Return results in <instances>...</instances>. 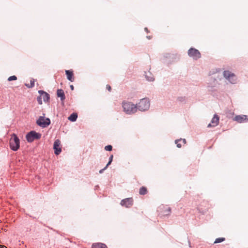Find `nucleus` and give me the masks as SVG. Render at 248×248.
Instances as JSON below:
<instances>
[{"label": "nucleus", "mask_w": 248, "mask_h": 248, "mask_svg": "<svg viewBox=\"0 0 248 248\" xmlns=\"http://www.w3.org/2000/svg\"><path fill=\"white\" fill-rule=\"evenodd\" d=\"M122 107L123 111L127 115L133 114L137 111L136 105L130 102L124 101L122 102Z\"/></svg>", "instance_id": "1"}, {"label": "nucleus", "mask_w": 248, "mask_h": 248, "mask_svg": "<svg viewBox=\"0 0 248 248\" xmlns=\"http://www.w3.org/2000/svg\"><path fill=\"white\" fill-rule=\"evenodd\" d=\"M137 110L145 111L150 108V102L148 98H144L140 100V102L136 104Z\"/></svg>", "instance_id": "2"}, {"label": "nucleus", "mask_w": 248, "mask_h": 248, "mask_svg": "<svg viewBox=\"0 0 248 248\" xmlns=\"http://www.w3.org/2000/svg\"><path fill=\"white\" fill-rule=\"evenodd\" d=\"M10 147L11 150L16 151L20 147V140L16 134H13L10 140Z\"/></svg>", "instance_id": "3"}, {"label": "nucleus", "mask_w": 248, "mask_h": 248, "mask_svg": "<svg viewBox=\"0 0 248 248\" xmlns=\"http://www.w3.org/2000/svg\"><path fill=\"white\" fill-rule=\"evenodd\" d=\"M36 124L40 127L44 128L47 127L51 123V121L49 118H46L45 117V114H43V116H40L39 117L38 119L36 120Z\"/></svg>", "instance_id": "4"}, {"label": "nucleus", "mask_w": 248, "mask_h": 248, "mask_svg": "<svg viewBox=\"0 0 248 248\" xmlns=\"http://www.w3.org/2000/svg\"><path fill=\"white\" fill-rule=\"evenodd\" d=\"M223 77L231 84H235L237 82V77L232 72L226 70L223 72Z\"/></svg>", "instance_id": "5"}, {"label": "nucleus", "mask_w": 248, "mask_h": 248, "mask_svg": "<svg viewBox=\"0 0 248 248\" xmlns=\"http://www.w3.org/2000/svg\"><path fill=\"white\" fill-rule=\"evenodd\" d=\"M41 137V134L35 131L29 132L26 136V140L29 142H31L35 140H39Z\"/></svg>", "instance_id": "6"}, {"label": "nucleus", "mask_w": 248, "mask_h": 248, "mask_svg": "<svg viewBox=\"0 0 248 248\" xmlns=\"http://www.w3.org/2000/svg\"><path fill=\"white\" fill-rule=\"evenodd\" d=\"M188 55L193 58V60H197L201 57V54L200 51L193 47H191L188 50Z\"/></svg>", "instance_id": "7"}, {"label": "nucleus", "mask_w": 248, "mask_h": 248, "mask_svg": "<svg viewBox=\"0 0 248 248\" xmlns=\"http://www.w3.org/2000/svg\"><path fill=\"white\" fill-rule=\"evenodd\" d=\"M120 204L126 208H130L133 204V200L132 198H127L122 200Z\"/></svg>", "instance_id": "8"}, {"label": "nucleus", "mask_w": 248, "mask_h": 248, "mask_svg": "<svg viewBox=\"0 0 248 248\" xmlns=\"http://www.w3.org/2000/svg\"><path fill=\"white\" fill-rule=\"evenodd\" d=\"M61 141L59 140H56L53 144V149L56 155H59L62 152V149L60 147Z\"/></svg>", "instance_id": "9"}, {"label": "nucleus", "mask_w": 248, "mask_h": 248, "mask_svg": "<svg viewBox=\"0 0 248 248\" xmlns=\"http://www.w3.org/2000/svg\"><path fill=\"white\" fill-rule=\"evenodd\" d=\"M219 118L217 115L216 114L214 115V117L212 119L211 123L209 124L207 127H215L217 126L219 123Z\"/></svg>", "instance_id": "10"}, {"label": "nucleus", "mask_w": 248, "mask_h": 248, "mask_svg": "<svg viewBox=\"0 0 248 248\" xmlns=\"http://www.w3.org/2000/svg\"><path fill=\"white\" fill-rule=\"evenodd\" d=\"M233 120L239 123H242L248 120V117L245 115H237L234 118Z\"/></svg>", "instance_id": "11"}, {"label": "nucleus", "mask_w": 248, "mask_h": 248, "mask_svg": "<svg viewBox=\"0 0 248 248\" xmlns=\"http://www.w3.org/2000/svg\"><path fill=\"white\" fill-rule=\"evenodd\" d=\"M65 72L67 76V79L71 82H73L74 81L73 71L66 70Z\"/></svg>", "instance_id": "12"}, {"label": "nucleus", "mask_w": 248, "mask_h": 248, "mask_svg": "<svg viewBox=\"0 0 248 248\" xmlns=\"http://www.w3.org/2000/svg\"><path fill=\"white\" fill-rule=\"evenodd\" d=\"M57 95L60 97L61 100L63 101L65 99V96L63 91L62 89H58L57 91Z\"/></svg>", "instance_id": "13"}, {"label": "nucleus", "mask_w": 248, "mask_h": 248, "mask_svg": "<svg viewBox=\"0 0 248 248\" xmlns=\"http://www.w3.org/2000/svg\"><path fill=\"white\" fill-rule=\"evenodd\" d=\"M92 248H108V247L107 245L104 243H95L92 244Z\"/></svg>", "instance_id": "14"}, {"label": "nucleus", "mask_w": 248, "mask_h": 248, "mask_svg": "<svg viewBox=\"0 0 248 248\" xmlns=\"http://www.w3.org/2000/svg\"><path fill=\"white\" fill-rule=\"evenodd\" d=\"M209 87H214V88H218L219 86V83L216 79L214 78L211 79V81L208 83Z\"/></svg>", "instance_id": "15"}, {"label": "nucleus", "mask_w": 248, "mask_h": 248, "mask_svg": "<svg viewBox=\"0 0 248 248\" xmlns=\"http://www.w3.org/2000/svg\"><path fill=\"white\" fill-rule=\"evenodd\" d=\"M78 118V114L76 113H73L68 117V119L71 122H74L76 121Z\"/></svg>", "instance_id": "16"}, {"label": "nucleus", "mask_w": 248, "mask_h": 248, "mask_svg": "<svg viewBox=\"0 0 248 248\" xmlns=\"http://www.w3.org/2000/svg\"><path fill=\"white\" fill-rule=\"evenodd\" d=\"M145 77L146 79L149 81H153L155 79L152 74L150 72H145Z\"/></svg>", "instance_id": "17"}, {"label": "nucleus", "mask_w": 248, "mask_h": 248, "mask_svg": "<svg viewBox=\"0 0 248 248\" xmlns=\"http://www.w3.org/2000/svg\"><path fill=\"white\" fill-rule=\"evenodd\" d=\"M42 97L43 98L44 101L45 102H48V101L50 99L49 94L47 93H46L44 94H43L42 96Z\"/></svg>", "instance_id": "18"}, {"label": "nucleus", "mask_w": 248, "mask_h": 248, "mask_svg": "<svg viewBox=\"0 0 248 248\" xmlns=\"http://www.w3.org/2000/svg\"><path fill=\"white\" fill-rule=\"evenodd\" d=\"M34 82L35 80L33 78H31L30 80V84H25V86L29 88H32L34 86Z\"/></svg>", "instance_id": "19"}, {"label": "nucleus", "mask_w": 248, "mask_h": 248, "mask_svg": "<svg viewBox=\"0 0 248 248\" xmlns=\"http://www.w3.org/2000/svg\"><path fill=\"white\" fill-rule=\"evenodd\" d=\"M139 193L140 195H144L147 193V188L144 186L140 188Z\"/></svg>", "instance_id": "20"}, {"label": "nucleus", "mask_w": 248, "mask_h": 248, "mask_svg": "<svg viewBox=\"0 0 248 248\" xmlns=\"http://www.w3.org/2000/svg\"><path fill=\"white\" fill-rule=\"evenodd\" d=\"M225 240V238L224 237H219L217 239H216L214 243H219L223 242Z\"/></svg>", "instance_id": "21"}, {"label": "nucleus", "mask_w": 248, "mask_h": 248, "mask_svg": "<svg viewBox=\"0 0 248 248\" xmlns=\"http://www.w3.org/2000/svg\"><path fill=\"white\" fill-rule=\"evenodd\" d=\"M171 211V209L170 207H166V209H165L163 211V214L164 216H167L170 214Z\"/></svg>", "instance_id": "22"}, {"label": "nucleus", "mask_w": 248, "mask_h": 248, "mask_svg": "<svg viewBox=\"0 0 248 248\" xmlns=\"http://www.w3.org/2000/svg\"><path fill=\"white\" fill-rule=\"evenodd\" d=\"M113 155H112L109 156V160L107 164L106 165L107 167H108L112 163L113 161Z\"/></svg>", "instance_id": "23"}, {"label": "nucleus", "mask_w": 248, "mask_h": 248, "mask_svg": "<svg viewBox=\"0 0 248 248\" xmlns=\"http://www.w3.org/2000/svg\"><path fill=\"white\" fill-rule=\"evenodd\" d=\"M17 79V77L16 76H12L8 78V80L9 81L16 80Z\"/></svg>", "instance_id": "24"}, {"label": "nucleus", "mask_w": 248, "mask_h": 248, "mask_svg": "<svg viewBox=\"0 0 248 248\" xmlns=\"http://www.w3.org/2000/svg\"><path fill=\"white\" fill-rule=\"evenodd\" d=\"M105 150L107 151H111L112 150V146L111 145H108L105 147Z\"/></svg>", "instance_id": "25"}, {"label": "nucleus", "mask_w": 248, "mask_h": 248, "mask_svg": "<svg viewBox=\"0 0 248 248\" xmlns=\"http://www.w3.org/2000/svg\"><path fill=\"white\" fill-rule=\"evenodd\" d=\"M182 140V139H180L179 140H175V143L177 145V147L178 148H181V144L180 143H179L178 142Z\"/></svg>", "instance_id": "26"}, {"label": "nucleus", "mask_w": 248, "mask_h": 248, "mask_svg": "<svg viewBox=\"0 0 248 248\" xmlns=\"http://www.w3.org/2000/svg\"><path fill=\"white\" fill-rule=\"evenodd\" d=\"M163 56L164 58H170L172 55L170 53H164Z\"/></svg>", "instance_id": "27"}, {"label": "nucleus", "mask_w": 248, "mask_h": 248, "mask_svg": "<svg viewBox=\"0 0 248 248\" xmlns=\"http://www.w3.org/2000/svg\"><path fill=\"white\" fill-rule=\"evenodd\" d=\"M42 96H39L37 97V100L38 103V104L41 105L42 104Z\"/></svg>", "instance_id": "28"}, {"label": "nucleus", "mask_w": 248, "mask_h": 248, "mask_svg": "<svg viewBox=\"0 0 248 248\" xmlns=\"http://www.w3.org/2000/svg\"><path fill=\"white\" fill-rule=\"evenodd\" d=\"M177 100L180 102H183L185 100V97H178Z\"/></svg>", "instance_id": "29"}, {"label": "nucleus", "mask_w": 248, "mask_h": 248, "mask_svg": "<svg viewBox=\"0 0 248 248\" xmlns=\"http://www.w3.org/2000/svg\"><path fill=\"white\" fill-rule=\"evenodd\" d=\"M46 92L43 90H39L38 93L40 94V96H42L43 94H44Z\"/></svg>", "instance_id": "30"}, {"label": "nucleus", "mask_w": 248, "mask_h": 248, "mask_svg": "<svg viewBox=\"0 0 248 248\" xmlns=\"http://www.w3.org/2000/svg\"><path fill=\"white\" fill-rule=\"evenodd\" d=\"M107 168L108 167H107V166H106L103 169H102L99 170V173H102L104 171V170L107 169Z\"/></svg>", "instance_id": "31"}, {"label": "nucleus", "mask_w": 248, "mask_h": 248, "mask_svg": "<svg viewBox=\"0 0 248 248\" xmlns=\"http://www.w3.org/2000/svg\"><path fill=\"white\" fill-rule=\"evenodd\" d=\"M106 88L107 89L108 91H111V87L109 85H107V86H106Z\"/></svg>", "instance_id": "32"}, {"label": "nucleus", "mask_w": 248, "mask_h": 248, "mask_svg": "<svg viewBox=\"0 0 248 248\" xmlns=\"http://www.w3.org/2000/svg\"><path fill=\"white\" fill-rule=\"evenodd\" d=\"M70 88L71 89V90H74V87L73 85H71L70 86Z\"/></svg>", "instance_id": "33"}, {"label": "nucleus", "mask_w": 248, "mask_h": 248, "mask_svg": "<svg viewBox=\"0 0 248 248\" xmlns=\"http://www.w3.org/2000/svg\"><path fill=\"white\" fill-rule=\"evenodd\" d=\"M0 248H7L4 246H0Z\"/></svg>", "instance_id": "34"}, {"label": "nucleus", "mask_w": 248, "mask_h": 248, "mask_svg": "<svg viewBox=\"0 0 248 248\" xmlns=\"http://www.w3.org/2000/svg\"><path fill=\"white\" fill-rule=\"evenodd\" d=\"M144 30H145V31H146L147 32H148V29H147V28H144Z\"/></svg>", "instance_id": "35"}, {"label": "nucleus", "mask_w": 248, "mask_h": 248, "mask_svg": "<svg viewBox=\"0 0 248 248\" xmlns=\"http://www.w3.org/2000/svg\"><path fill=\"white\" fill-rule=\"evenodd\" d=\"M182 140H183V142L184 143H186V140H185V139H182Z\"/></svg>", "instance_id": "36"}, {"label": "nucleus", "mask_w": 248, "mask_h": 248, "mask_svg": "<svg viewBox=\"0 0 248 248\" xmlns=\"http://www.w3.org/2000/svg\"><path fill=\"white\" fill-rule=\"evenodd\" d=\"M146 37H147V38H148V39H151V36H146Z\"/></svg>", "instance_id": "37"}, {"label": "nucleus", "mask_w": 248, "mask_h": 248, "mask_svg": "<svg viewBox=\"0 0 248 248\" xmlns=\"http://www.w3.org/2000/svg\"><path fill=\"white\" fill-rule=\"evenodd\" d=\"M97 187H98V186H95V189L97 188Z\"/></svg>", "instance_id": "38"}, {"label": "nucleus", "mask_w": 248, "mask_h": 248, "mask_svg": "<svg viewBox=\"0 0 248 248\" xmlns=\"http://www.w3.org/2000/svg\"><path fill=\"white\" fill-rule=\"evenodd\" d=\"M188 243H189V247H190V242H188Z\"/></svg>", "instance_id": "39"}]
</instances>
